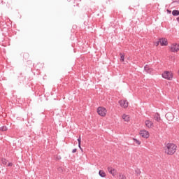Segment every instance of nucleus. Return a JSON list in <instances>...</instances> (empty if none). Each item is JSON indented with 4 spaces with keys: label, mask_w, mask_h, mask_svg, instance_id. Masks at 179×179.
Instances as JSON below:
<instances>
[{
    "label": "nucleus",
    "mask_w": 179,
    "mask_h": 179,
    "mask_svg": "<svg viewBox=\"0 0 179 179\" xmlns=\"http://www.w3.org/2000/svg\"><path fill=\"white\" fill-rule=\"evenodd\" d=\"M177 150V145L173 143H167L164 147L165 153L168 155H173Z\"/></svg>",
    "instance_id": "f257e3e1"
},
{
    "label": "nucleus",
    "mask_w": 179,
    "mask_h": 179,
    "mask_svg": "<svg viewBox=\"0 0 179 179\" xmlns=\"http://www.w3.org/2000/svg\"><path fill=\"white\" fill-rule=\"evenodd\" d=\"M162 77L166 80H171L173 79V73L171 71H165L162 74Z\"/></svg>",
    "instance_id": "f03ea898"
},
{
    "label": "nucleus",
    "mask_w": 179,
    "mask_h": 179,
    "mask_svg": "<svg viewBox=\"0 0 179 179\" xmlns=\"http://www.w3.org/2000/svg\"><path fill=\"white\" fill-rule=\"evenodd\" d=\"M98 115L101 117H105L107 114V109L104 107L99 106L97 109Z\"/></svg>",
    "instance_id": "7ed1b4c3"
},
{
    "label": "nucleus",
    "mask_w": 179,
    "mask_h": 179,
    "mask_svg": "<svg viewBox=\"0 0 179 179\" xmlns=\"http://www.w3.org/2000/svg\"><path fill=\"white\" fill-rule=\"evenodd\" d=\"M170 51L171 52H177L179 51V45L177 43H173L170 46Z\"/></svg>",
    "instance_id": "20e7f679"
},
{
    "label": "nucleus",
    "mask_w": 179,
    "mask_h": 179,
    "mask_svg": "<svg viewBox=\"0 0 179 179\" xmlns=\"http://www.w3.org/2000/svg\"><path fill=\"white\" fill-rule=\"evenodd\" d=\"M140 134L144 138H148L150 136L149 131L145 129L141 130Z\"/></svg>",
    "instance_id": "39448f33"
},
{
    "label": "nucleus",
    "mask_w": 179,
    "mask_h": 179,
    "mask_svg": "<svg viewBox=\"0 0 179 179\" xmlns=\"http://www.w3.org/2000/svg\"><path fill=\"white\" fill-rule=\"evenodd\" d=\"M159 42L161 46H167L168 45V40L166 38H159Z\"/></svg>",
    "instance_id": "423d86ee"
},
{
    "label": "nucleus",
    "mask_w": 179,
    "mask_h": 179,
    "mask_svg": "<svg viewBox=\"0 0 179 179\" xmlns=\"http://www.w3.org/2000/svg\"><path fill=\"white\" fill-rule=\"evenodd\" d=\"M145 124L146 127H148V129H151L154 127L153 122L150 120H146L145 121Z\"/></svg>",
    "instance_id": "0eeeda50"
},
{
    "label": "nucleus",
    "mask_w": 179,
    "mask_h": 179,
    "mask_svg": "<svg viewBox=\"0 0 179 179\" xmlns=\"http://www.w3.org/2000/svg\"><path fill=\"white\" fill-rule=\"evenodd\" d=\"M119 104H120V106L127 108L128 107V101L126 100H120L119 101Z\"/></svg>",
    "instance_id": "6e6552de"
},
{
    "label": "nucleus",
    "mask_w": 179,
    "mask_h": 179,
    "mask_svg": "<svg viewBox=\"0 0 179 179\" xmlns=\"http://www.w3.org/2000/svg\"><path fill=\"white\" fill-rule=\"evenodd\" d=\"M165 117L169 121H172L174 119L173 114L171 112L166 113Z\"/></svg>",
    "instance_id": "1a4fd4ad"
},
{
    "label": "nucleus",
    "mask_w": 179,
    "mask_h": 179,
    "mask_svg": "<svg viewBox=\"0 0 179 179\" xmlns=\"http://www.w3.org/2000/svg\"><path fill=\"white\" fill-rule=\"evenodd\" d=\"M144 70L147 73L151 74L152 72V69L150 68V66L148 65H145L144 66Z\"/></svg>",
    "instance_id": "9d476101"
},
{
    "label": "nucleus",
    "mask_w": 179,
    "mask_h": 179,
    "mask_svg": "<svg viewBox=\"0 0 179 179\" xmlns=\"http://www.w3.org/2000/svg\"><path fill=\"white\" fill-rule=\"evenodd\" d=\"M108 171H109V173L112 174V176H115L116 174L115 169H113L112 166H108Z\"/></svg>",
    "instance_id": "9b49d317"
},
{
    "label": "nucleus",
    "mask_w": 179,
    "mask_h": 179,
    "mask_svg": "<svg viewBox=\"0 0 179 179\" xmlns=\"http://www.w3.org/2000/svg\"><path fill=\"white\" fill-rule=\"evenodd\" d=\"M154 119L157 122H159L161 120V117L159 113H155L154 115Z\"/></svg>",
    "instance_id": "f8f14e48"
},
{
    "label": "nucleus",
    "mask_w": 179,
    "mask_h": 179,
    "mask_svg": "<svg viewBox=\"0 0 179 179\" xmlns=\"http://www.w3.org/2000/svg\"><path fill=\"white\" fill-rule=\"evenodd\" d=\"M172 15L173 16H178L179 15V10H173L172 11Z\"/></svg>",
    "instance_id": "ddd939ff"
},
{
    "label": "nucleus",
    "mask_w": 179,
    "mask_h": 179,
    "mask_svg": "<svg viewBox=\"0 0 179 179\" xmlns=\"http://www.w3.org/2000/svg\"><path fill=\"white\" fill-rule=\"evenodd\" d=\"M122 118L126 122H129V116L128 115L123 114Z\"/></svg>",
    "instance_id": "4468645a"
},
{
    "label": "nucleus",
    "mask_w": 179,
    "mask_h": 179,
    "mask_svg": "<svg viewBox=\"0 0 179 179\" xmlns=\"http://www.w3.org/2000/svg\"><path fill=\"white\" fill-rule=\"evenodd\" d=\"M99 176H101L102 178L106 177V173H105L104 171H99Z\"/></svg>",
    "instance_id": "2eb2a0df"
},
{
    "label": "nucleus",
    "mask_w": 179,
    "mask_h": 179,
    "mask_svg": "<svg viewBox=\"0 0 179 179\" xmlns=\"http://www.w3.org/2000/svg\"><path fill=\"white\" fill-rule=\"evenodd\" d=\"M133 141L137 144L138 145H141V141H139V140H138L137 138H133Z\"/></svg>",
    "instance_id": "dca6fc26"
},
{
    "label": "nucleus",
    "mask_w": 179,
    "mask_h": 179,
    "mask_svg": "<svg viewBox=\"0 0 179 179\" xmlns=\"http://www.w3.org/2000/svg\"><path fill=\"white\" fill-rule=\"evenodd\" d=\"M120 61L122 62H124V55L123 53H120Z\"/></svg>",
    "instance_id": "f3484780"
},
{
    "label": "nucleus",
    "mask_w": 179,
    "mask_h": 179,
    "mask_svg": "<svg viewBox=\"0 0 179 179\" xmlns=\"http://www.w3.org/2000/svg\"><path fill=\"white\" fill-rule=\"evenodd\" d=\"M1 130L2 131H6L8 130V127L6 126H3L1 127Z\"/></svg>",
    "instance_id": "a211bd4d"
},
{
    "label": "nucleus",
    "mask_w": 179,
    "mask_h": 179,
    "mask_svg": "<svg viewBox=\"0 0 179 179\" xmlns=\"http://www.w3.org/2000/svg\"><path fill=\"white\" fill-rule=\"evenodd\" d=\"M2 163L4 166H6L8 163V162L6 160L5 158H2Z\"/></svg>",
    "instance_id": "6ab92c4d"
},
{
    "label": "nucleus",
    "mask_w": 179,
    "mask_h": 179,
    "mask_svg": "<svg viewBox=\"0 0 179 179\" xmlns=\"http://www.w3.org/2000/svg\"><path fill=\"white\" fill-rule=\"evenodd\" d=\"M119 179H127V178L124 176V175H120Z\"/></svg>",
    "instance_id": "aec40b11"
},
{
    "label": "nucleus",
    "mask_w": 179,
    "mask_h": 179,
    "mask_svg": "<svg viewBox=\"0 0 179 179\" xmlns=\"http://www.w3.org/2000/svg\"><path fill=\"white\" fill-rule=\"evenodd\" d=\"M159 43H160V41H159H159L155 42V45L156 47H157V46H159Z\"/></svg>",
    "instance_id": "412c9836"
},
{
    "label": "nucleus",
    "mask_w": 179,
    "mask_h": 179,
    "mask_svg": "<svg viewBox=\"0 0 179 179\" xmlns=\"http://www.w3.org/2000/svg\"><path fill=\"white\" fill-rule=\"evenodd\" d=\"M77 141H78V144H81V138H80V136L78 139H77Z\"/></svg>",
    "instance_id": "4be33fe9"
},
{
    "label": "nucleus",
    "mask_w": 179,
    "mask_h": 179,
    "mask_svg": "<svg viewBox=\"0 0 179 179\" xmlns=\"http://www.w3.org/2000/svg\"><path fill=\"white\" fill-rule=\"evenodd\" d=\"M12 166H13L12 162H8V167Z\"/></svg>",
    "instance_id": "5701e85b"
},
{
    "label": "nucleus",
    "mask_w": 179,
    "mask_h": 179,
    "mask_svg": "<svg viewBox=\"0 0 179 179\" xmlns=\"http://www.w3.org/2000/svg\"><path fill=\"white\" fill-rule=\"evenodd\" d=\"M77 152V148H74V150H73L72 152L73 153H76Z\"/></svg>",
    "instance_id": "b1692460"
},
{
    "label": "nucleus",
    "mask_w": 179,
    "mask_h": 179,
    "mask_svg": "<svg viewBox=\"0 0 179 179\" xmlns=\"http://www.w3.org/2000/svg\"><path fill=\"white\" fill-rule=\"evenodd\" d=\"M78 148H80V150H82L81 144H78Z\"/></svg>",
    "instance_id": "393cba45"
},
{
    "label": "nucleus",
    "mask_w": 179,
    "mask_h": 179,
    "mask_svg": "<svg viewBox=\"0 0 179 179\" xmlns=\"http://www.w3.org/2000/svg\"><path fill=\"white\" fill-rule=\"evenodd\" d=\"M136 173L137 174H140V173H141L140 171H136Z\"/></svg>",
    "instance_id": "a878e982"
},
{
    "label": "nucleus",
    "mask_w": 179,
    "mask_h": 179,
    "mask_svg": "<svg viewBox=\"0 0 179 179\" xmlns=\"http://www.w3.org/2000/svg\"><path fill=\"white\" fill-rule=\"evenodd\" d=\"M69 2H74L75 0H68Z\"/></svg>",
    "instance_id": "bb28decb"
},
{
    "label": "nucleus",
    "mask_w": 179,
    "mask_h": 179,
    "mask_svg": "<svg viewBox=\"0 0 179 179\" xmlns=\"http://www.w3.org/2000/svg\"><path fill=\"white\" fill-rule=\"evenodd\" d=\"M176 20H177V21H178V24H179V17H178L176 18Z\"/></svg>",
    "instance_id": "cd10ccee"
},
{
    "label": "nucleus",
    "mask_w": 179,
    "mask_h": 179,
    "mask_svg": "<svg viewBox=\"0 0 179 179\" xmlns=\"http://www.w3.org/2000/svg\"><path fill=\"white\" fill-rule=\"evenodd\" d=\"M167 13H171V10H167Z\"/></svg>",
    "instance_id": "c85d7f7f"
},
{
    "label": "nucleus",
    "mask_w": 179,
    "mask_h": 179,
    "mask_svg": "<svg viewBox=\"0 0 179 179\" xmlns=\"http://www.w3.org/2000/svg\"><path fill=\"white\" fill-rule=\"evenodd\" d=\"M57 159H58V160L61 159V157H58Z\"/></svg>",
    "instance_id": "c756f323"
},
{
    "label": "nucleus",
    "mask_w": 179,
    "mask_h": 179,
    "mask_svg": "<svg viewBox=\"0 0 179 179\" xmlns=\"http://www.w3.org/2000/svg\"><path fill=\"white\" fill-rule=\"evenodd\" d=\"M178 100H179V96L178 97Z\"/></svg>",
    "instance_id": "7c9ffc66"
},
{
    "label": "nucleus",
    "mask_w": 179,
    "mask_h": 179,
    "mask_svg": "<svg viewBox=\"0 0 179 179\" xmlns=\"http://www.w3.org/2000/svg\"><path fill=\"white\" fill-rule=\"evenodd\" d=\"M178 74H179V70H178Z\"/></svg>",
    "instance_id": "2f4dec72"
}]
</instances>
